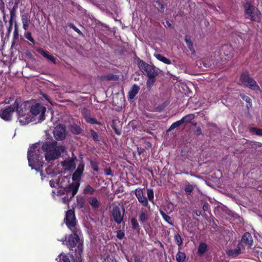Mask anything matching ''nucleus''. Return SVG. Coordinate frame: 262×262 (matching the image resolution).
Returning a JSON list of instances; mask_svg holds the SVG:
<instances>
[{"label": "nucleus", "mask_w": 262, "mask_h": 262, "mask_svg": "<svg viewBox=\"0 0 262 262\" xmlns=\"http://www.w3.org/2000/svg\"><path fill=\"white\" fill-rule=\"evenodd\" d=\"M13 106L21 125H24L33 121V117L30 113V103L29 102H23L20 98H17L13 103Z\"/></svg>", "instance_id": "nucleus-1"}, {"label": "nucleus", "mask_w": 262, "mask_h": 262, "mask_svg": "<svg viewBox=\"0 0 262 262\" xmlns=\"http://www.w3.org/2000/svg\"><path fill=\"white\" fill-rule=\"evenodd\" d=\"M39 148L38 143L32 145L28 149L27 158L29 166L32 169H34L37 171H40L42 173L44 162L42 160V156L40 155Z\"/></svg>", "instance_id": "nucleus-2"}, {"label": "nucleus", "mask_w": 262, "mask_h": 262, "mask_svg": "<svg viewBox=\"0 0 262 262\" xmlns=\"http://www.w3.org/2000/svg\"><path fill=\"white\" fill-rule=\"evenodd\" d=\"M41 149L46 152V160L49 161L58 159L60 156L61 153L64 152L66 148L62 145L57 146V142L52 141L43 143Z\"/></svg>", "instance_id": "nucleus-3"}, {"label": "nucleus", "mask_w": 262, "mask_h": 262, "mask_svg": "<svg viewBox=\"0 0 262 262\" xmlns=\"http://www.w3.org/2000/svg\"><path fill=\"white\" fill-rule=\"evenodd\" d=\"M73 234H70L68 238V246L70 250H73L79 243L77 248L75 249L74 252L72 253V256L76 258L79 262L82 261V243H79L80 238L78 234V229L71 230Z\"/></svg>", "instance_id": "nucleus-4"}, {"label": "nucleus", "mask_w": 262, "mask_h": 262, "mask_svg": "<svg viewBox=\"0 0 262 262\" xmlns=\"http://www.w3.org/2000/svg\"><path fill=\"white\" fill-rule=\"evenodd\" d=\"M80 184L78 182H73L68 186L62 188L59 190L58 192L61 194H66L62 198V202L64 204H68L72 199L77 193Z\"/></svg>", "instance_id": "nucleus-5"}, {"label": "nucleus", "mask_w": 262, "mask_h": 262, "mask_svg": "<svg viewBox=\"0 0 262 262\" xmlns=\"http://www.w3.org/2000/svg\"><path fill=\"white\" fill-rule=\"evenodd\" d=\"M135 194L137 197L138 202L142 204L143 206L150 208L148 201L153 202L154 198V191L152 189H147V198L144 195L143 190L141 188H137L135 190Z\"/></svg>", "instance_id": "nucleus-6"}, {"label": "nucleus", "mask_w": 262, "mask_h": 262, "mask_svg": "<svg viewBox=\"0 0 262 262\" xmlns=\"http://www.w3.org/2000/svg\"><path fill=\"white\" fill-rule=\"evenodd\" d=\"M30 115L33 117V121L36 117L38 122H41L45 119V114L46 112V107L40 103H35L30 107Z\"/></svg>", "instance_id": "nucleus-7"}, {"label": "nucleus", "mask_w": 262, "mask_h": 262, "mask_svg": "<svg viewBox=\"0 0 262 262\" xmlns=\"http://www.w3.org/2000/svg\"><path fill=\"white\" fill-rule=\"evenodd\" d=\"M138 66L140 70L147 77H156L159 74L158 70L154 66L146 63L142 60L138 61Z\"/></svg>", "instance_id": "nucleus-8"}, {"label": "nucleus", "mask_w": 262, "mask_h": 262, "mask_svg": "<svg viewBox=\"0 0 262 262\" xmlns=\"http://www.w3.org/2000/svg\"><path fill=\"white\" fill-rule=\"evenodd\" d=\"M245 16L247 18L255 21L260 19V13L255 7H252L249 3L244 5Z\"/></svg>", "instance_id": "nucleus-9"}, {"label": "nucleus", "mask_w": 262, "mask_h": 262, "mask_svg": "<svg viewBox=\"0 0 262 262\" xmlns=\"http://www.w3.org/2000/svg\"><path fill=\"white\" fill-rule=\"evenodd\" d=\"M64 222L70 230L77 229L75 213L72 209L68 210L66 212Z\"/></svg>", "instance_id": "nucleus-10"}, {"label": "nucleus", "mask_w": 262, "mask_h": 262, "mask_svg": "<svg viewBox=\"0 0 262 262\" xmlns=\"http://www.w3.org/2000/svg\"><path fill=\"white\" fill-rule=\"evenodd\" d=\"M240 82L242 84L245 85L249 88L256 90L258 88V86L256 84V82L249 77L247 72L243 73L240 77Z\"/></svg>", "instance_id": "nucleus-11"}, {"label": "nucleus", "mask_w": 262, "mask_h": 262, "mask_svg": "<svg viewBox=\"0 0 262 262\" xmlns=\"http://www.w3.org/2000/svg\"><path fill=\"white\" fill-rule=\"evenodd\" d=\"M14 112L13 103L0 110L1 118L6 121H10L12 120V115Z\"/></svg>", "instance_id": "nucleus-12"}, {"label": "nucleus", "mask_w": 262, "mask_h": 262, "mask_svg": "<svg viewBox=\"0 0 262 262\" xmlns=\"http://www.w3.org/2000/svg\"><path fill=\"white\" fill-rule=\"evenodd\" d=\"M55 138L57 140H62L66 138V127L63 124H58L53 132Z\"/></svg>", "instance_id": "nucleus-13"}, {"label": "nucleus", "mask_w": 262, "mask_h": 262, "mask_svg": "<svg viewBox=\"0 0 262 262\" xmlns=\"http://www.w3.org/2000/svg\"><path fill=\"white\" fill-rule=\"evenodd\" d=\"M112 215L114 221L118 224H120L123 220V215L122 214L120 208L118 206H115L113 207Z\"/></svg>", "instance_id": "nucleus-14"}, {"label": "nucleus", "mask_w": 262, "mask_h": 262, "mask_svg": "<svg viewBox=\"0 0 262 262\" xmlns=\"http://www.w3.org/2000/svg\"><path fill=\"white\" fill-rule=\"evenodd\" d=\"M38 53L40 54L44 57L47 58L48 60L53 62L54 63H56V58L54 56L49 54L48 52L45 51L42 48H39L37 50Z\"/></svg>", "instance_id": "nucleus-15"}, {"label": "nucleus", "mask_w": 262, "mask_h": 262, "mask_svg": "<svg viewBox=\"0 0 262 262\" xmlns=\"http://www.w3.org/2000/svg\"><path fill=\"white\" fill-rule=\"evenodd\" d=\"M82 174V163L80 162L78 165L77 169L74 172L72 175V180L74 181V182H78L77 181L80 179V176Z\"/></svg>", "instance_id": "nucleus-16"}, {"label": "nucleus", "mask_w": 262, "mask_h": 262, "mask_svg": "<svg viewBox=\"0 0 262 262\" xmlns=\"http://www.w3.org/2000/svg\"><path fill=\"white\" fill-rule=\"evenodd\" d=\"M88 201L90 205L95 209L98 208L101 205L100 201L95 197H90L88 199Z\"/></svg>", "instance_id": "nucleus-17"}, {"label": "nucleus", "mask_w": 262, "mask_h": 262, "mask_svg": "<svg viewBox=\"0 0 262 262\" xmlns=\"http://www.w3.org/2000/svg\"><path fill=\"white\" fill-rule=\"evenodd\" d=\"M148 219V212L146 209H142L139 216V221L142 224L145 223Z\"/></svg>", "instance_id": "nucleus-18"}, {"label": "nucleus", "mask_w": 262, "mask_h": 262, "mask_svg": "<svg viewBox=\"0 0 262 262\" xmlns=\"http://www.w3.org/2000/svg\"><path fill=\"white\" fill-rule=\"evenodd\" d=\"M242 242L251 245L253 242L251 235L248 232L245 233L242 237Z\"/></svg>", "instance_id": "nucleus-19"}, {"label": "nucleus", "mask_w": 262, "mask_h": 262, "mask_svg": "<svg viewBox=\"0 0 262 262\" xmlns=\"http://www.w3.org/2000/svg\"><path fill=\"white\" fill-rule=\"evenodd\" d=\"M139 91V87L137 84H134L128 92V98L130 99H133L138 94Z\"/></svg>", "instance_id": "nucleus-20"}, {"label": "nucleus", "mask_w": 262, "mask_h": 262, "mask_svg": "<svg viewBox=\"0 0 262 262\" xmlns=\"http://www.w3.org/2000/svg\"><path fill=\"white\" fill-rule=\"evenodd\" d=\"M17 7V4L14 5L13 8L10 11V18L9 20L10 26H11L13 24V23L16 17V9Z\"/></svg>", "instance_id": "nucleus-21"}, {"label": "nucleus", "mask_w": 262, "mask_h": 262, "mask_svg": "<svg viewBox=\"0 0 262 262\" xmlns=\"http://www.w3.org/2000/svg\"><path fill=\"white\" fill-rule=\"evenodd\" d=\"M154 56L157 59L165 64H171V61L169 59L163 56L162 55L160 54H154Z\"/></svg>", "instance_id": "nucleus-22"}, {"label": "nucleus", "mask_w": 262, "mask_h": 262, "mask_svg": "<svg viewBox=\"0 0 262 262\" xmlns=\"http://www.w3.org/2000/svg\"><path fill=\"white\" fill-rule=\"evenodd\" d=\"M160 213L161 214V215H162V217L163 218V219L166 222H167L169 224H170V225H172L173 226V220H172V219L166 215L163 211L161 210L160 211Z\"/></svg>", "instance_id": "nucleus-23"}, {"label": "nucleus", "mask_w": 262, "mask_h": 262, "mask_svg": "<svg viewBox=\"0 0 262 262\" xmlns=\"http://www.w3.org/2000/svg\"><path fill=\"white\" fill-rule=\"evenodd\" d=\"M241 253V249L239 248L235 249L234 250H229L227 251V254L232 257H236L238 255Z\"/></svg>", "instance_id": "nucleus-24"}, {"label": "nucleus", "mask_w": 262, "mask_h": 262, "mask_svg": "<svg viewBox=\"0 0 262 262\" xmlns=\"http://www.w3.org/2000/svg\"><path fill=\"white\" fill-rule=\"evenodd\" d=\"M176 257L178 262H184L186 259V255L184 253L179 251L177 253Z\"/></svg>", "instance_id": "nucleus-25"}, {"label": "nucleus", "mask_w": 262, "mask_h": 262, "mask_svg": "<svg viewBox=\"0 0 262 262\" xmlns=\"http://www.w3.org/2000/svg\"><path fill=\"white\" fill-rule=\"evenodd\" d=\"M194 118V115L193 114H190L183 117L181 119L182 123H189Z\"/></svg>", "instance_id": "nucleus-26"}, {"label": "nucleus", "mask_w": 262, "mask_h": 262, "mask_svg": "<svg viewBox=\"0 0 262 262\" xmlns=\"http://www.w3.org/2000/svg\"><path fill=\"white\" fill-rule=\"evenodd\" d=\"M70 130L74 134H78L81 133V129L80 127L76 124L71 125Z\"/></svg>", "instance_id": "nucleus-27"}, {"label": "nucleus", "mask_w": 262, "mask_h": 262, "mask_svg": "<svg viewBox=\"0 0 262 262\" xmlns=\"http://www.w3.org/2000/svg\"><path fill=\"white\" fill-rule=\"evenodd\" d=\"M95 189L91 187L90 185H87L85 187L83 190V192L86 194L92 195L95 192Z\"/></svg>", "instance_id": "nucleus-28"}, {"label": "nucleus", "mask_w": 262, "mask_h": 262, "mask_svg": "<svg viewBox=\"0 0 262 262\" xmlns=\"http://www.w3.org/2000/svg\"><path fill=\"white\" fill-rule=\"evenodd\" d=\"M194 188V185L188 183L186 185L184 190L188 195L191 194Z\"/></svg>", "instance_id": "nucleus-29"}, {"label": "nucleus", "mask_w": 262, "mask_h": 262, "mask_svg": "<svg viewBox=\"0 0 262 262\" xmlns=\"http://www.w3.org/2000/svg\"><path fill=\"white\" fill-rule=\"evenodd\" d=\"M84 119L85 121L91 124H98L97 120L93 118L91 115H86L84 116Z\"/></svg>", "instance_id": "nucleus-30"}, {"label": "nucleus", "mask_w": 262, "mask_h": 262, "mask_svg": "<svg viewBox=\"0 0 262 262\" xmlns=\"http://www.w3.org/2000/svg\"><path fill=\"white\" fill-rule=\"evenodd\" d=\"M148 78L146 81V85L148 89H150L156 81V77H148Z\"/></svg>", "instance_id": "nucleus-31"}, {"label": "nucleus", "mask_w": 262, "mask_h": 262, "mask_svg": "<svg viewBox=\"0 0 262 262\" xmlns=\"http://www.w3.org/2000/svg\"><path fill=\"white\" fill-rule=\"evenodd\" d=\"M207 246L205 243L201 244L198 248V252L200 254H204L207 250Z\"/></svg>", "instance_id": "nucleus-32"}, {"label": "nucleus", "mask_w": 262, "mask_h": 262, "mask_svg": "<svg viewBox=\"0 0 262 262\" xmlns=\"http://www.w3.org/2000/svg\"><path fill=\"white\" fill-rule=\"evenodd\" d=\"M249 131L252 134H255L258 136H262V129L256 127H251Z\"/></svg>", "instance_id": "nucleus-33"}, {"label": "nucleus", "mask_w": 262, "mask_h": 262, "mask_svg": "<svg viewBox=\"0 0 262 262\" xmlns=\"http://www.w3.org/2000/svg\"><path fill=\"white\" fill-rule=\"evenodd\" d=\"M174 241L179 246H180L183 244V240L180 236V235L178 233H177L174 235Z\"/></svg>", "instance_id": "nucleus-34"}, {"label": "nucleus", "mask_w": 262, "mask_h": 262, "mask_svg": "<svg viewBox=\"0 0 262 262\" xmlns=\"http://www.w3.org/2000/svg\"><path fill=\"white\" fill-rule=\"evenodd\" d=\"M25 37H26V38H27L30 41H31L32 43H33L34 45H35V42L34 38L32 36L31 32H27L25 33Z\"/></svg>", "instance_id": "nucleus-35"}, {"label": "nucleus", "mask_w": 262, "mask_h": 262, "mask_svg": "<svg viewBox=\"0 0 262 262\" xmlns=\"http://www.w3.org/2000/svg\"><path fill=\"white\" fill-rule=\"evenodd\" d=\"M18 32L16 27V25L15 26V29L13 32V41L12 42V46L14 45V40H18Z\"/></svg>", "instance_id": "nucleus-36"}, {"label": "nucleus", "mask_w": 262, "mask_h": 262, "mask_svg": "<svg viewBox=\"0 0 262 262\" xmlns=\"http://www.w3.org/2000/svg\"><path fill=\"white\" fill-rule=\"evenodd\" d=\"M132 227L134 229H137L139 227V224L137 220L135 218H132L130 221Z\"/></svg>", "instance_id": "nucleus-37"}, {"label": "nucleus", "mask_w": 262, "mask_h": 262, "mask_svg": "<svg viewBox=\"0 0 262 262\" xmlns=\"http://www.w3.org/2000/svg\"><path fill=\"white\" fill-rule=\"evenodd\" d=\"M126 259L128 262H142L140 256L134 255L133 258L129 259L126 256Z\"/></svg>", "instance_id": "nucleus-38"}, {"label": "nucleus", "mask_w": 262, "mask_h": 262, "mask_svg": "<svg viewBox=\"0 0 262 262\" xmlns=\"http://www.w3.org/2000/svg\"><path fill=\"white\" fill-rule=\"evenodd\" d=\"M183 123L181 121V120L178 121H176L174 123H173L170 128H169V130H172L174 128L179 126L181 124H182Z\"/></svg>", "instance_id": "nucleus-39"}, {"label": "nucleus", "mask_w": 262, "mask_h": 262, "mask_svg": "<svg viewBox=\"0 0 262 262\" xmlns=\"http://www.w3.org/2000/svg\"><path fill=\"white\" fill-rule=\"evenodd\" d=\"M185 41L187 43V45L188 46V47L189 48V49H190V50L192 52H194V49L193 48V43L192 42H191V40L186 38L185 39Z\"/></svg>", "instance_id": "nucleus-40"}, {"label": "nucleus", "mask_w": 262, "mask_h": 262, "mask_svg": "<svg viewBox=\"0 0 262 262\" xmlns=\"http://www.w3.org/2000/svg\"><path fill=\"white\" fill-rule=\"evenodd\" d=\"M21 20L23 23H27L30 21V16L28 14L23 15Z\"/></svg>", "instance_id": "nucleus-41"}, {"label": "nucleus", "mask_w": 262, "mask_h": 262, "mask_svg": "<svg viewBox=\"0 0 262 262\" xmlns=\"http://www.w3.org/2000/svg\"><path fill=\"white\" fill-rule=\"evenodd\" d=\"M91 136L93 137V139L95 141L99 140V136L96 132H95L93 130H91Z\"/></svg>", "instance_id": "nucleus-42"}, {"label": "nucleus", "mask_w": 262, "mask_h": 262, "mask_svg": "<svg viewBox=\"0 0 262 262\" xmlns=\"http://www.w3.org/2000/svg\"><path fill=\"white\" fill-rule=\"evenodd\" d=\"M104 262H117V261L113 256H108L104 259Z\"/></svg>", "instance_id": "nucleus-43"}, {"label": "nucleus", "mask_w": 262, "mask_h": 262, "mask_svg": "<svg viewBox=\"0 0 262 262\" xmlns=\"http://www.w3.org/2000/svg\"><path fill=\"white\" fill-rule=\"evenodd\" d=\"M91 165L93 169L96 171H98V163L94 161H91Z\"/></svg>", "instance_id": "nucleus-44"}, {"label": "nucleus", "mask_w": 262, "mask_h": 262, "mask_svg": "<svg viewBox=\"0 0 262 262\" xmlns=\"http://www.w3.org/2000/svg\"><path fill=\"white\" fill-rule=\"evenodd\" d=\"M69 27L70 28H72L73 30H74L78 34H82V32L80 31V30L79 29H78L76 26H75L74 25L71 24H70Z\"/></svg>", "instance_id": "nucleus-45"}, {"label": "nucleus", "mask_w": 262, "mask_h": 262, "mask_svg": "<svg viewBox=\"0 0 262 262\" xmlns=\"http://www.w3.org/2000/svg\"><path fill=\"white\" fill-rule=\"evenodd\" d=\"M124 236V233L121 230L118 231L117 232V237L121 239H122Z\"/></svg>", "instance_id": "nucleus-46"}, {"label": "nucleus", "mask_w": 262, "mask_h": 262, "mask_svg": "<svg viewBox=\"0 0 262 262\" xmlns=\"http://www.w3.org/2000/svg\"><path fill=\"white\" fill-rule=\"evenodd\" d=\"M58 183H56L53 180H51L50 181V185L52 188H54L56 187V185H58Z\"/></svg>", "instance_id": "nucleus-47"}, {"label": "nucleus", "mask_w": 262, "mask_h": 262, "mask_svg": "<svg viewBox=\"0 0 262 262\" xmlns=\"http://www.w3.org/2000/svg\"><path fill=\"white\" fill-rule=\"evenodd\" d=\"M61 262H70L68 257L66 256H63L62 258L60 259Z\"/></svg>", "instance_id": "nucleus-48"}, {"label": "nucleus", "mask_w": 262, "mask_h": 262, "mask_svg": "<svg viewBox=\"0 0 262 262\" xmlns=\"http://www.w3.org/2000/svg\"><path fill=\"white\" fill-rule=\"evenodd\" d=\"M23 27L24 30H27L29 27V23H23Z\"/></svg>", "instance_id": "nucleus-49"}, {"label": "nucleus", "mask_w": 262, "mask_h": 262, "mask_svg": "<svg viewBox=\"0 0 262 262\" xmlns=\"http://www.w3.org/2000/svg\"><path fill=\"white\" fill-rule=\"evenodd\" d=\"M113 77H114L113 75L110 74V75H108L106 76H105L104 77V78L106 79H107V80H111V79H113Z\"/></svg>", "instance_id": "nucleus-50"}, {"label": "nucleus", "mask_w": 262, "mask_h": 262, "mask_svg": "<svg viewBox=\"0 0 262 262\" xmlns=\"http://www.w3.org/2000/svg\"><path fill=\"white\" fill-rule=\"evenodd\" d=\"M196 132H197L198 135H201L202 134V132H201V128L198 127L197 128V129H196Z\"/></svg>", "instance_id": "nucleus-51"}, {"label": "nucleus", "mask_w": 262, "mask_h": 262, "mask_svg": "<svg viewBox=\"0 0 262 262\" xmlns=\"http://www.w3.org/2000/svg\"><path fill=\"white\" fill-rule=\"evenodd\" d=\"M77 200H78V205L80 207H82V203H80V199L79 197H77Z\"/></svg>", "instance_id": "nucleus-52"}, {"label": "nucleus", "mask_w": 262, "mask_h": 262, "mask_svg": "<svg viewBox=\"0 0 262 262\" xmlns=\"http://www.w3.org/2000/svg\"><path fill=\"white\" fill-rule=\"evenodd\" d=\"M201 211L199 210L196 211L195 214L197 216H200L201 215Z\"/></svg>", "instance_id": "nucleus-53"}, {"label": "nucleus", "mask_w": 262, "mask_h": 262, "mask_svg": "<svg viewBox=\"0 0 262 262\" xmlns=\"http://www.w3.org/2000/svg\"><path fill=\"white\" fill-rule=\"evenodd\" d=\"M105 173L107 175L111 174V173H110V170H107V169L105 170Z\"/></svg>", "instance_id": "nucleus-54"}, {"label": "nucleus", "mask_w": 262, "mask_h": 262, "mask_svg": "<svg viewBox=\"0 0 262 262\" xmlns=\"http://www.w3.org/2000/svg\"><path fill=\"white\" fill-rule=\"evenodd\" d=\"M79 157L80 159H82V154H79Z\"/></svg>", "instance_id": "nucleus-55"}, {"label": "nucleus", "mask_w": 262, "mask_h": 262, "mask_svg": "<svg viewBox=\"0 0 262 262\" xmlns=\"http://www.w3.org/2000/svg\"><path fill=\"white\" fill-rule=\"evenodd\" d=\"M249 100H248V99H246V101L248 102H250L249 100H250V98H248Z\"/></svg>", "instance_id": "nucleus-56"}, {"label": "nucleus", "mask_w": 262, "mask_h": 262, "mask_svg": "<svg viewBox=\"0 0 262 262\" xmlns=\"http://www.w3.org/2000/svg\"><path fill=\"white\" fill-rule=\"evenodd\" d=\"M167 25H168L169 26H170V25H170V24H169L168 22H167Z\"/></svg>", "instance_id": "nucleus-57"}, {"label": "nucleus", "mask_w": 262, "mask_h": 262, "mask_svg": "<svg viewBox=\"0 0 262 262\" xmlns=\"http://www.w3.org/2000/svg\"><path fill=\"white\" fill-rule=\"evenodd\" d=\"M203 208H204V210H206V206H204L203 207Z\"/></svg>", "instance_id": "nucleus-58"}, {"label": "nucleus", "mask_w": 262, "mask_h": 262, "mask_svg": "<svg viewBox=\"0 0 262 262\" xmlns=\"http://www.w3.org/2000/svg\"><path fill=\"white\" fill-rule=\"evenodd\" d=\"M138 151H139V154H141V150H140V151L138 150Z\"/></svg>", "instance_id": "nucleus-59"}, {"label": "nucleus", "mask_w": 262, "mask_h": 262, "mask_svg": "<svg viewBox=\"0 0 262 262\" xmlns=\"http://www.w3.org/2000/svg\"><path fill=\"white\" fill-rule=\"evenodd\" d=\"M138 151H139V154H141V150H140V151L138 150Z\"/></svg>", "instance_id": "nucleus-60"}]
</instances>
